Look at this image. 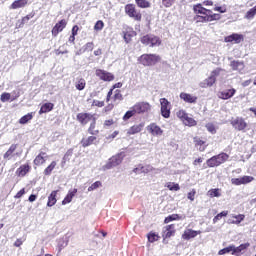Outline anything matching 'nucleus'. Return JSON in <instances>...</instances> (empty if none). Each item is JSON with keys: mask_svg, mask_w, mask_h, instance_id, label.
<instances>
[{"mask_svg": "<svg viewBox=\"0 0 256 256\" xmlns=\"http://www.w3.org/2000/svg\"><path fill=\"white\" fill-rule=\"evenodd\" d=\"M193 13L195 23H211L221 19V15L213 13L212 10L203 7L201 3L193 5Z\"/></svg>", "mask_w": 256, "mask_h": 256, "instance_id": "1", "label": "nucleus"}, {"mask_svg": "<svg viewBox=\"0 0 256 256\" xmlns=\"http://www.w3.org/2000/svg\"><path fill=\"white\" fill-rule=\"evenodd\" d=\"M161 61V56L157 54H142L138 58V63L140 65H143L144 67H153L157 65V63H160Z\"/></svg>", "mask_w": 256, "mask_h": 256, "instance_id": "2", "label": "nucleus"}, {"mask_svg": "<svg viewBox=\"0 0 256 256\" xmlns=\"http://www.w3.org/2000/svg\"><path fill=\"white\" fill-rule=\"evenodd\" d=\"M140 43H142L144 47H160L163 41L155 34H145L144 36L140 37Z\"/></svg>", "mask_w": 256, "mask_h": 256, "instance_id": "3", "label": "nucleus"}, {"mask_svg": "<svg viewBox=\"0 0 256 256\" xmlns=\"http://www.w3.org/2000/svg\"><path fill=\"white\" fill-rule=\"evenodd\" d=\"M229 161V154L225 152H221L218 155L212 156L210 159L206 161L207 167H219V165H223V163Z\"/></svg>", "mask_w": 256, "mask_h": 256, "instance_id": "4", "label": "nucleus"}, {"mask_svg": "<svg viewBox=\"0 0 256 256\" xmlns=\"http://www.w3.org/2000/svg\"><path fill=\"white\" fill-rule=\"evenodd\" d=\"M124 11L126 15H128L130 19H133L134 21L141 22L143 20V14L141 13V10L137 9L135 4H126Z\"/></svg>", "mask_w": 256, "mask_h": 256, "instance_id": "5", "label": "nucleus"}, {"mask_svg": "<svg viewBox=\"0 0 256 256\" xmlns=\"http://www.w3.org/2000/svg\"><path fill=\"white\" fill-rule=\"evenodd\" d=\"M133 107L134 111H136V115H147L151 113V109L153 108L147 101L136 102Z\"/></svg>", "mask_w": 256, "mask_h": 256, "instance_id": "6", "label": "nucleus"}, {"mask_svg": "<svg viewBox=\"0 0 256 256\" xmlns=\"http://www.w3.org/2000/svg\"><path fill=\"white\" fill-rule=\"evenodd\" d=\"M230 125L236 130V131H242L245 133L247 131V127H249V124L245 121V118L243 117H235L230 120Z\"/></svg>", "mask_w": 256, "mask_h": 256, "instance_id": "7", "label": "nucleus"}, {"mask_svg": "<svg viewBox=\"0 0 256 256\" xmlns=\"http://www.w3.org/2000/svg\"><path fill=\"white\" fill-rule=\"evenodd\" d=\"M123 163V153H118L112 156L108 162L104 165V170L113 169V167H117Z\"/></svg>", "mask_w": 256, "mask_h": 256, "instance_id": "8", "label": "nucleus"}, {"mask_svg": "<svg viewBox=\"0 0 256 256\" xmlns=\"http://www.w3.org/2000/svg\"><path fill=\"white\" fill-rule=\"evenodd\" d=\"M160 105H161L160 111H161L162 117H164V119H169L171 117V102H169L167 98H161Z\"/></svg>", "mask_w": 256, "mask_h": 256, "instance_id": "9", "label": "nucleus"}, {"mask_svg": "<svg viewBox=\"0 0 256 256\" xmlns=\"http://www.w3.org/2000/svg\"><path fill=\"white\" fill-rule=\"evenodd\" d=\"M95 75L96 77L99 78L100 81H105V82L115 81V75L103 69H96Z\"/></svg>", "mask_w": 256, "mask_h": 256, "instance_id": "10", "label": "nucleus"}, {"mask_svg": "<svg viewBox=\"0 0 256 256\" xmlns=\"http://www.w3.org/2000/svg\"><path fill=\"white\" fill-rule=\"evenodd\" d=\"M12 96H11V93L9 92H3L1 95H0V101L2 103H7L8 101H17V98L18 97H21V92L19 91H13L12 92Z\"/></svg>", "mask_w": 256, "mask_h": 256, "instance_id": "11", "label": "nucleus"}, {"mask_svg": "<svg viewBox=\"0 0 256 256\" xmlns=\"http://www.w3.org/2000/svg\"><path fill=\"white\" fill-rule=\"evenodd\" d=\"M177 233V229H175V224L166 225L162 231V239H171V237H175Z\"/></svg>", "mask_w": 256, "mask_h": 256, "instance_id": "12", "label": "nucleus"}, {"mask_svg": "<svg viewBox=\"0 0 256 256\" xmlns=\"http://www.w3.org/2000/svg\"><path fill=\"white\" fill-rule=\"evenodd\" d=\"M245 41V36L243 34L233 33L229 36L224 37L225 43H235L239 45V43H243Z\"/></svg>", "mask_w": 256, "mask_h": 256, "instance_id": "13", "label": "nucleus"}, {"mask_svg": "<svg viewBox=\"0 0 256 256\" xmlns=\"http://www.w3.org/2000/svg\"><path fill=\"white\" fill-rule=\"evenodd\" d=\"M67 27V20L62 19L59 20L54 27L51 30L52 37H57L59 33H62V31Z\"/></svg>", "mask_w": 256, "mask_h": 256, "instance_id": "14", "label": "nucleus"}, {"mask_svg": "<svg viewBox=\"0 0 256 256\" xmlns=\"http://www.w3.org/2000/svg\"><path fill=\"white\" fill-rule=\"evenodd\" d=\"M76 119L82 125H87L89 121H93V119H95V114L81 112L77 114Z\"/></svg>", "mask_w": 256, "mask_h": 256, "instance_id": "15", "label": "nucleus"}, {"mask_svg": "<svg viewBox=\"0 0 256 256\" xmlns=\"http://www.w3.org/2000/svg\"><path fill=\"white\" fill-rule=\"evenodd\" d=\"M146 129L150 135H153V137H161V135H163V129H161L157 123H150Z\"/></svg>", "mask_w": 256, "mask_h": 256, "instance_id": "16", "label": "nucleus"}, {"mask_svg": "<svg viewBox=\"0 0 256 256\" xmlns=\"http://www.w3.org/2000/svg\"><path fill=\"white\" fill-rule=\"evenodd\" d=\"M193 142H194V145L195 147H197V149L203 153V151H205V149H207V147H209V144H207V139H203L199 136H195L193 138Z\"/></svg>", "mask_w": 256, "mask_h": 256, "instance_id": "17", "label": "nucleus"}, {"mask_svg": "<svg viewBox=\"0 0 256 256\" xmlns=\"http://www.w3.org/2000/svg\"><path fill=\"white\" fill-rule=\"evenodd\" d=\"M197 235H201V230H193L191 228L184 230L182 234V239L184 241H191V239H195Z\"/></svg>", "mask_w": 256, "mask_h": 256, "instance_id": "18", "label": "nucleus"}, {"mask_svg": "<svg viewBox=\"0 0 256 256\" xmlns=\"http://www.w3.org/2000/svg\"><path fill=\"white\" fill-rule=\"evenodd\" d=\"M235 93H237V90L235 88H230L227 90L219 91L217 97L223 101H227V99L234 97Z\"/></svg>", "mask_w": 256, "mask_h": 256, "instance_id": "19", "label": "nucleus"}, {"mask_svg": "<svg viewBox=\"0 0 256 256\" xmlns=\"http://www.w3.org/2000/svg\"><path fill=\"white\" fill-rule=\"evenodd\" d=\"M122 33H123V39L125 43H129L130 41H132L133 37L137 35V32H135V30H133V28L129 26L124 27V30Z\"/></svg>", "mask_w": 256, "mask_h": 256, "instance_id": "20", "label": "nucleus"}, {"mask_svg": "<svg viewBox=\"0 0 256 256\" xmlns=\"http://www.w3.org/2000/svg\"><path fill=\"white\" fill-rule=\"evenodd\" d=\"M97 143V136L91 135L88 137H84L80 141V145L85 149L87 147H91V145H95Z\"/></svg>", "mask_w": 256, "mask_h": 256, "instance_id": "21", "label": "nucleus"}, {"mask_svg": "<svg viewBox=\"0 0 256 256\" xmlns=\"http://www.w3.org/2000/svg\"><path fill=\"white\" fill-rule=\"evenodd\" d=\"M47 152L41 151L33 160L35 167H41V165H45L47 163Z\"/></svg>", "mask_w": 256, "mask_h": 256, "instance_id": "22", "label": "nucleus"}, {"mask_svg": "<svg viewBox=\"0 0 256 256\" xmlns=\"http://www.w3.org/2000/svg\"><path fill=\"white\" fill-rule=\"evenodd\" d=\"M180 99L182 101H184V103L195 104V103H197L198 98H197V96H195L193 94L182 92V93H180Z\"/></svg>", "mask_w": 256, "mask_h": 256, "instance_id": "23", "label": "nucleus"}, {"mask_svg": "<svg viewBox=\"0 0 256 256\" xmlns=\"http://www.w3.org/2000/svg\"><path fill=\"white\" fill-rule=\"evenodd\" d=\"M249 247H251V244L249 242L240 244L238 247L232 245V255L241 256V252L249 249Z\"/></svg>", "mask_w": 256, "mask_h": 256, "instance_id": "24", "label": "nucleus"}, {"mask_svg": "<svg viewBox=\"0 0 256 256\" xmlns=\"http://www.w3.org/2000/svg\"><path fill=\"white\" fill-rule=\"evenodd\" d=\"M31 171V165L29 163L21 165L19 168L16 170V175L17 177H25L27 173H30Z\"/></svg>", "mask_w": 256, "mask_h": 256, "instance_id": "25", "label": "nucleus"}, {"mask_svg": "<svg viewBox=\"0 0 256 256\" xmlns=\"http://www.w3.org/2000/svg\"><path fill=\"white\" fill-rule=\"evenodd\" d=\"M17 147H19L18 144H12L9 149L4 153L3 159H6L7 161H10V159H13L15 156V151H17Z\"/></svg>", "mask_w": 256, "mask_h": 256, "instance_id": "26", "label": "nucleus"}, {"mask_svg": "<svg viewBox=\"0 0 256 256\" xmlns=\"http://www.w3.org/2000/svg\"><path fill=\"white\" fill-rule=\"evenodd\" d=\"M242 221H245V214H232L231 218L228 220V223L231 225H241Z\"/></svg>", "mask_w": 256, "mask_h": 256, "instance_id": "27", "label": "nucleus"}, {"mask_svg": "<svg viewBox=\"0 0 256 256\" xmlns=\"http://www.w3.org/2000/svg\"><path fill=\"white\" fill-rule=\"evenodd\" d=\"M216 82L217 78L210 76L206 78L204 81L200 82L199 87H201V89H207V87H213V85H215Z\"/></svg>", "mask_w": 256, "mask_h": 256, "instance_id": "28", "label": "nucleus"}, {"mask_svg": "<svg viewBox=\"0 0 256 256\" xmlns=\"http://www.w3.org/2000/svg\"><path fill=\"white\" fill-rule=\"evenodd\" d=\"M143 127H145L144 123L135 124L128 129L127 135H137V133L143 131Z\"/></svg>", "mask_w": 256, "mask_h": 256, "instance_id": "29", "label": "nucleus"}, {"mask_svg": "<svg viewBox=\"0 0 256 256\" xmlns=\"http://www.w3.org/2000/svg\"><path fill=\"white\" fill-rule=\"evenodd\" d=\"M77 195V188H74L73 190H70L65 198L62 200V205H69L71 201H73V197Z\"/></svg>", "mask_w": 256, "mask_h": 256, "instance_id": "30", "label": "nucleus"}, {"mask_svg": "<svg viewBox=\"0 0 256 256\" xmlns=\"http://www.w3.org/2000/svg\"><path fill=\"white\" fill-rule=\"evenodd\" d=\"M57 193L59 190H54L48 196L47 207H53L57 204Z\"/></svg>", "mask_w": 256, "mask_h": 256, "instance_id": "31", "label": "nucleus"}, {"mask_svg": "<svg viewBox=\"0 0 256 256\" xmlns=\"http://www.w3.org/2000/svg\"><path fill=\"white\" fill-rule=\"evenodd\" d=\"M87 131H88L89 135L97 136L99 134V130H97V118H93Z\"/></svg>", "mask_w": 256, "mask_h": 256, "instance_id": "32", "label": "nucleus"}, {"mask_svg": "<svg viewBox=\"0 0 256 256\" xmlns=\"http://www.w3.org/2000/svg\"><path fill=\"white\" fill-rule=\"evenodd\" d=\"M54 107H55V104L51 102L43 104L39 110V115H43V113H49L53 111Z\"/></svg>", "mask_w": 256, "mask_h": 256, "instance_id": "33", "label": "nucleus"}, {"mask_svg": "<svg viewBox=\"0 0 256 256\" xmlns=\"http://www.w3.org/2000/svg\"><path fill=\"white\" fill-rule=\"evenodd\" d=\"M27 3H29L28 0H15L11 5L10 9H21L23 7H26Z\"/></svg>", "mask_w": 256, "mask_h": 256, "instance_id": "34", "label": "nucleus"}, {"mask_svg": "<svg viewBox=\"0 0 256 256\" xmlns=\"http://www.w3.org/2000/svg\"><path fill=\"white\" fill-rule=\"evenodd\" d=\"M57 167V161H52L43 171V175L46 177H49L51 173H53V170Z\"/></svg>", "mask_w": 256, "mask_h": 256, "instance_id": "35", "label": "nucleus"}, {"mask_svg": "<svg viewBox=\"0 0 256 256\" xmlns=\"http://www.w3.org/2000/svg\"><path fill=\"white\" fill-rule=\"evenodd\" d=\"M35 115V112H30L24 116H22L20 119H19V123L20 125H27V122L28 121H31L33 119V116Z\"/></svg>", "mask_w": 256, "mask_h": 256, "instance_id": "36", "label": "nucleus"}, {"mask_svg": "<svg viewBox=\"0 0 256 256\" xmlns=\"http://www.w3.org/2000/svg\"><path fill=\"white\" fill-rule=\"evenodd\" d=\"M135 3L140 9H149L151 7L149 0H135Z\"/></svg>", "mask_w": 256, "mask_h": 256, "instance_id": "37", "label": "nucleus"}, {"mask_svg": "<svg viewBox=\"0 0 256 256\" xmlns=\"http://www.w3.org/2000/svg\"><path fill=\"white\" fill-rule=\"evenodd\" d=\"M137 115V112L135 111V108L132 106L130 110H128L124 116L122 117L123 121H129L131 117H135Z\"/></svg>", "mask_w": 256, "mask_h": 256, "instance_id": "38", "label": "nucleus"}, {"mask_svg": "<svg viewBox=\"0 0 256 256\" xmlns=\"http://www.w3.org/2000/svg\"><path fill=\"white\" fill-rule=\"evenodd\" d=\"M207 196L213 199L214 197H221V189L212 188L207 192Z\"/></svg>", "mask_w": 256, "mask_h": 256, "instance_id": "39", "label": "nucleus"}, {"mask_svg": "<svg viewBox=\"0 0 256 256\" xmlns=\"http://www.w3.org/2000/svg\"><path fill=\"white\" fill-rule=\"evenodd\" d=\"M180 219L181 216H179V214H171L164 219V224L168 225V223H171V221H180Z\"/></svg>", "mask_w": 256, "mask_h": 256, "instance_id": "40", "label": "nucleus"}, {"mask_svg": "<svg viewBox=\"0 0 256 256\" xmlns=\"http://www.w3.org/2000/svg\"><path fill=\"white\" fill-rule=\"evenodd\" d=\"M85 87H87V82L83 78L78 79V81L75 83V88L78 91H83Z\"/></svg>", "mask_w": 256, "mask_h": 256, "instance_id": "41", "label": "nucleus"}, {"mask_svg": "<svg viewBox=\"0 0 256 256\" xmlns=\"http://www.w3.org/2000/svg\"><path fill=\"white\" fill-rule=\"evenodd\" d=\"M176 117H178V119H180V121H182L183 123L184 120L189 117V114H187L185 110H179L178 112H176Z\"/></svg>", "mask_w": 256, "mask_h": 256, "instance_id": "42", "label": "nucleus"}, {"mask_svg": "<svg viewBox=\"0 0 256 256\" xmlns=\"http://www.w3.org/2000/svg\"><path fill=\"white\" fill-rule=\"evenodd\" d=\"M187 127H196L197 121L192 117H187L183 122Z\"/></svg>", "mask_w": 256, "mask_h": 256, "instance_id": "43", "label": "nucleus"}, {"mask_svg": "<svg viewBox=\"0 0 256 256\" xmlns=\"http://www.w3.org/2000/svg\"><path fill=\"white\" fill-rule=\"evenodd\" d=\"M149 243H155V241H159V234H156L154 232H150L147 235Z\"/></svg>", "mask_w": 256, "mask_h": 256, "instance_id": "44", "label": "nucleus"}, {"mask_svg": "<svg viewBox=\"0 0 256 256\" xmlns=\"http://www.w3.org/2000/svg\"><path fill=\"white\" fill-rule=\"evenodd\" d=\"M227 215H229V211L220 212L213 218V223H217L218 221H221V219H223V217H227Z\"/></svg>", "mask_w": 256, "mask_h": 256, "instance_id": "45", "label": "nucleus"}, {"mask_svg": "<svg viewBox=\"0 0 256 256\" xmlns=\"http://www.w3.org/2000/svg\"><path fill=\"white\" fill-rule=\"evenodd\" d=\"M162 6L166 9H169L170 7H173L175 3H177V0H161Z\"/></svg>", "mask_w": 256, "mask_h": 256, "instance_id": "46", "label": "nucleus"}, {"mask_svg": "<svg viewBox=\"0 0 256 256\" xmlns=\"http://www.w3.org/2000/svg\"><path fill=\"white\" fill-rule=\"evenodd\" d=\"M166 187L169 189V191H179L181 189L178 183L173 182L167 183Z\"/></svg>", "mask_w": 256, "mask_h": 256, "instance_id": "47", "label": "nucleus"}, {"mask_svg": "<svg viewBox=\"0 0 256 256\" xmlns=\"http://www.w3.org/2000/svg\"><path fill=\"white\" fill-rule=\"evenodd\" d=\"M227 253H231L233 255V245H230L218 251V255H227Z\"/></svg>", "mask_w": 256, "mask_h": 256, "instance_id": "48", "label": "nucleus"}, {"mask_svg": "<svg viewBox=\"0 0 256 256\" xmlns=\"http://www.w3.org/2000/svg\"><path fill=\"white\" fill-rule=\"evenodd\" d=\"M113 101H123V94L121 90L117 89L114 91Z\"/></svg>", "mask_w": 256, "mask_h": 256, "instance_id": "49", "label": "nucleus"}, {"mask_svg": "<svg viewBox=\"0 0 256 256\" xmlns=\"http://www.w3.org/2000/svg\"><path fill=\"white\" fill-rule=\"evenodd\" d=\"M205 127H206L207 131H208L209 133H211L212 135H215V133H217V129L215 128V124H213V123H207V124L205 125Z\"/></svg>", "mask_w": 256, "mask_h": 256, "instance_id": "50", "label": "nucleus"}, {"mask_svg": "<svg viewBox=\"0 0 256 256\" xmlns=\"http://www.w3.org/2000/svg\"><path fill=\"white\" fill-rule=\"evenodd\" d=\"M256 15V6L251 8L245 15L246 19H253Z\"/></svg>", "mask_w": 256, "mask_h": 256, "instance_id": "51", "label": "nucleus"}, {"mask_svg": "<svg viewBox=\"0 0 256 256\" xmlns=\"http://www.w3.org/2000/svg\"><path fill=\"white\" fill-rule=\"evenodd\" d=\"M103 27H105L103 20H98L94 25V31H102Z\"/></svg>", "mask_w": 256, "mask_h": 256, "instance_id": "52", "label": "nucleus"}, {"mask_svg": "<svg viewBox=\"0 0 256 256\" xmlns=\"http://www.w3.org/2000/svg\"><path fill=\"white\" fill-rule=\"evenodd\" d=\"M255 178L253 176H243L241 177L242 185H247V183H251Z\"/></svg>", "mask_w": 256, "mask_h": 256, "instance_id": "53", "label": "nucleus"}, {"mask_svg": "<svg viewBox=\"0 0 256 256\" xmlns=\"http://www.w3.org/2000/svg\"><path fill=\"white\" fill-rule=\"evenodd\" d=\"M240 65H243V63L239 62V61H236V60H233L230 63V67L232 68L233 71H237V69H239Z\"/></svg>", "mask_w": 256, "mask_h": 256, "instance_id": "54", "label": "nucleus"}, {"mask_svg": "<svg viewBox=\"0 0 256 256\" xmlns=\"http://www.w3.org/2000/svg\"><path fill=\"white\" fill-rule=\"evenodd\" d=\"M140 171H141V173H151V171H153V166H151V165L141 166L140 165Z\"/></svg>", "mask_w": 256, "mask_h": 256, "instance_id": "55", "label": "nucleus"}, {"mask_svg": "<svg viewBox=\"0 0 256 256\" xmlns=\"http://www.w3.org/2000/svg\"><path fill=\"white\" fill-rule=\"evenodd\" d=\"M102 185L101 181H96L88 188V191H95V189H99Z\"/></svg>", "mask_w": 256, "mask_h": 256, "instance_id": "56", "label": "nucleus"}, {"mask_svg": "<svg viewBox=\"0 0 256 256\" xmlns=\"http://www.w3.org/2000/svg\"><path fill=\"white\" fill-rule=\"evenodd\" d=\"M35 17V13H30L22 18L21 25H24L27 23L30 19H33Z\"/></svg>", "mask_w": 256, "mask_h": 256, "instance_id": "57", "label": "nucleus"}, {"mask_svg": "<svg viewBox=\"0 0 256 256\" xmlns=\"http://www.w3.org/2000/svg\"><path fill=\"white\" fill-rule=\"evenodd\" d=\"M223 71V69L221 68H216L215 70H213L211 72L210 77H214V79H217V77H219V75L221 74V72Z\"/></svg>", "mask_w": 256, "mask_h": 256, "instance_id": "58", "label": "nucleus"}, {"mask_svg": "<svg viewBox=\"0 0 256 256\" xmlns=\"http://www.w3.org/2000/svg\"><path fill=\"white\" fill-rule=\"evenodd\" d=\"M195 195H197V190L192 189V191L187 194V198L189 201H195Z\"/></svg>", "mask_w": 256, "mask_h": 256, "instance_id": "59", "label": "nucleus"}, {"mask_svg": "<svg viewBox=\"0 0 256 256\" xmlns=\"http://www.w3.org/2000/svg\"><path fill=\"white\" fill-rule=\"evenodd\" d=\"M95 44L93 42H88L85 44V51H93Z\"/></svg>", "mask_w": 256, "mask_h": 256, "instance_id": "60", "label": "nucleus"}, {"mask_svg": "<svg viewBox=\"0 0 256 256\" xmlns=\"http://www.w3.org/2000/svg\"><path fill=\"white\" fill-rule=\"evenodd\" d=\"M25 188H22L20 191H18L16 193V195L14 196V199H21V197H23V195H25Z\"/></svg>", "mask_w": 256, "mask_h": 256, "instance_id": "61", "label": "nucleus"}, {"mask_svg": "<svg viewBox=\"0 0 256 256\" xmlns=\"http://www.w3.org/2000/svg\"><path fill=\"white\" fill-rule=\"evenodd\" d=\"M92 105H94V107H105V102L99 101V100H94Z\"/></svg>", "mask_w": 256, "mask_h": 256, "instance_id": "62", "label": "nucleus"}, {"mask_svg": "<svg viewBox=\"0 0 256 256\" xmlns=\"http://www.w3.org/2000/svg\"><path fill=\"white\" fill-rule=\"evenodd\" d=\"M231 183L232 185H243L241 178H232Z\"/></svg>", "mask_w": 256, "mask_h": 256, "instance_id": "63", "label": "nucleus"}, {"mask_svg": "<svg viewBox=\"0 0 256 256\" xmlns=\"http://www.w3.org/2000/svg\"><path fill=\"white\" fill-rule=\"evenodd\" d=\"M114 124H115V121L113 119L104 121V127H111V125H114Z\"/></svg>", "mask_w": 256, "mask_h": 256, "instance_id": "64", "label": "nucleus"}]
</instances>
